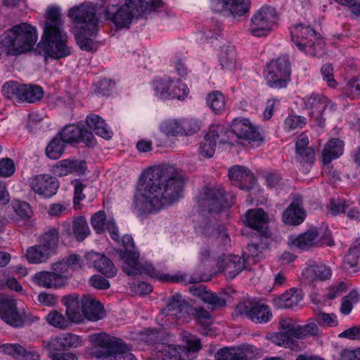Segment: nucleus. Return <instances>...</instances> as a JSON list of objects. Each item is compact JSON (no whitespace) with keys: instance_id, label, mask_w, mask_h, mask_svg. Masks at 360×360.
Here are the masks:
<instances>
[{"instance_id":"obj_1","label":"nucleus","mask_w":360,"mask_h":360,"mask_svg":"<svg viewBox=\"0 0 360 360\" xmlns=\"http://www.w3.org/2000/svg\"><path fill=\"white\" fill-rule=\"evenodd\" d=\"M179 198L180 170L175 165L165 163L141 176L133 207L139 215H148L174 205Z\"/></svg>"},{"instance_id":"obj_2","label":"nucleus","mask_w":360,"mask_h":360,"mask_svg":"<svg viewBox=\"0 0 360 360\" xmlns=\"http://www.w3.org/2000/svg\"><path fill=\"white\" fill-rule=\"evenodd\" d=\"M44 33L39 46L44 52L45 58L60 59L70 54L67 46V35L63 32V21L61 14L56 8H48L44 23Z\"/></svg>"},{"instance_id":"obj_3","label":"nucleus","mask_w":360,"mask_h":360,"mask_svg":"<svg viewBox=\"0 0 360 360\" xmlns=\"http://www.w3.org/2000/svg\"><path fill=\"white\" fill-rule=\"evenodd\" d=\"M123 248L117 250L122 264V271L131 276H149L162 281L178 282L179 277H171L167 274H160L156 271L153 265L140 259V252L134 247V243L130 235H124L122 238Z\"/></svg>"},{"instance_id":"obj_4","label":"nucleus","mask_w":360,"mask_h":360,"mask_svg":"<svg viewBox=\"0 0 360 360\" xmlns=\"http://www.w3.org/2000/svg\"><path fill=\"white\" fill-rule=\"evenodd\" d=\"M69 16L75 23H81L79 30L75 34V39L79 48L86 51H96L97 45L91 39L98 30L96 7L91 4H82L72 8Z\"/></svg>"},{"instance_id":"obj_5","label":"nucleus","mask_w":360,"mask_h":360,"mask_svg":"<svg viewBox=\"0 0 360 360\" xmlns=\"http://www.w3.org/2000/svg\"><path fill=\"white\" fill-rule=\"evenodd\" d=\"M92 344L98 347L94 355L101 360H136L122 340L106 333H95L90 336Z\"/></svg>"},{"instance_id":"obj_6","label":"nucleus","mask_w":360,"mask_h":360,"mask_svg":"<svg viewBox=\"0 0 360 360\" xmlns=\"http://www.w3.org/2000/svg\"><path fill=\"white\" fill-rule=\"evenodd\" d=\"M162 6L161 0H126L122 6L112 13V19L117 27H127L133 18H144Z\"/></svg>"},{"instance_id":"obj_7","label":"nucleus","mask_w":360,"mask_h":360,"mask_svg":"<svg viewBox=\"0 0 360 360\" xmlns=\"http://www.w3.org/2000/svg\"><path fill=\"white\" fill-rule=\"evenodd\" d=\"M292 41L302 51L316 56L323 46V40L317 37L316 31L309 25L296 24L290 29Z\"/></svg>"},{"instance_id":"obj_8","label":"nucleus","mask_w":360,"mask_h":360,"mask_svg":"<svg viewBox=\"0 0 360 360\" xmlns=\"http://www.w3.org/2000/svg\"><path fill=\"white\" fill-rule=\"evenodd\" d=\"M290 63L287 56L278 57L269 63L264 71V77L269 86L281 89L287 86L290 77Z\"/></svg>"},{"instance_id":"obj_9","label":"nucleus","mask_w":360,"mask_h":360,"mask_svg":"<svg viewBox=\"0 0 360 360\" xmlns=\"http://www.w3.org/2000/svg\"><path fill=\"white\" fill-rule=\"evenodd\" d=\"M276 19V10L271 6H264L252 15L249 31L255 37L264 36L272 30Z\"/></svg>"},{"instance_id":"obj_10","label":"nucleus","mask_w":360,"mask_h":360,"mask_svg":"<svg viewBox=\"0 0 360 360\" xmlns=\"http://www.w3.org/2000/svg\"><path fill=\"white\" fill-rule=\"evenodd\" d=\"M280 328L281 331L270 334L269 339L276 345L294 349L297 346L294 339H299L300 325L295 320L286 318L280 321Z\"/></svg>"},{"instance_id":"obj_11","label":"nucleus","mask_w":360,"mask_h":360,"mask_svg":"<svg viewBox=\"0 0 360 360\" xmlns=\"http://www.w3.org/2000/svg\"><path fill=\"white\" fill-rule=\"evenodd\" d=\"M236 314L245 316L255 323H266L272 318L269 306L255 301L245 300L236 307Z\"/></svg>"},{"instance_id":"obj_12","label":"nucleus","mask_w":360,"mask_h":360,"mask_svg":"<svg viewBox=\"0 0 360 360\" xmlns=\"http://www.w3.org/2000/svg\"><path fill=\"white\" fill-rule=\"evenodd\" d=\"M235 202V196L225 193L219 187L207 188L205 191L202 205L207 208L208 212L218 214L223 209L230 207Z\"/></svg>"},{"instance_id":"obj_13","label":"nucleus","mask_w":360,"mask_h":360,"mask_svg":"<svg viewBox=\"0 0 360 360\" xmlns=\"http://www.w3.org/2000/svg\"><path fill=\"white\" fill-rule=\"evenodd\" d=\"M228 132L227 128L223 124L210 126L205 135L204 142L200 143L199 148L200 155L205 158H212L217 143L225 144L229 142Z\"/></svg>"},{"instance_id":"obj_14","label":"nucleus","mask_w":360,"mask_h":360,"mask_svg":"<svg viewBox=\"0 0 360 360\" xmlns=\"http://www.w3.org/2000/svg\"><path fill=\"white\" fill-rule=\"evenodd\" d=\"M292 244L300 249L307 250L313 245L333 246L334 241L331 233L327 227L321 228L319 231L311 229L295 238Z\"/></svg>"},{"instance_id":"obj_15","label":"nucleus","mask_w":360,"mask_h":360,"mask_svg":"<svg viewBox=\"0 0 360 360\" xmlns=\"http://www.w3.org/2000/svg\"><path fill=\"white\" fill-rule=\"evenodd\" d=\"M58 135L66 143H84L87 147H94L96 143L94 134L84 126L66 125L58 132Z\"/></svg>"},{"instance_id":"obj_16","label":"nucleus","mask_w":360,"mask_h":360,"mask_svg":"<svg viewBox=\"0 0 360 360\" xmlns=\"http://www.w3.org/2000/svg\"><path fill=\"white\" fill-rule=\"evenodd\" d=\"M250 6L249 0H211L212 11L227 17L242 16L248 11Z\"/></svg>"},{"instance_id":"obj_17","label":"nucleus","mask_w":360,"mask_h":360,"mask_svg":"<svg viewBox=\"0 0 360 360\" xmlns=\"http://www.w3.org/2000/svg\"><path fill=\"white\" fill-rule=\"evenodd\" d=\"M30 186L35 193L49 198L56 194L59 183L55 176L44 174L32 176L30 179Z\"/></svg>"},{"instance_id":"obj_18","label":"nucleus","mask_w":360,"mask_h":360,"mask_svg":"<svg viewBox=\"0 0 360 360\" xmlns=\"http://www.w3.org/2000/svg\"><path fill=\"white\" fill-rule=\"evenodd\" d=\"M257 349L250 345L238 347H226L219 349L214 355L215 360H252Z\"/></svg>"},{"instance_id":"obj_19","label":"nucleus","mask_w":360,"mask_h":360,"mask_svg":"<svg viewBox=\"0 0 360 360\" xmlns=\"http://www.w3.org/2000/svg\"><path fill=\"white\" fill-rule=\"evenodd\" d=\"M229 177L233 186L245 191L253 188L257 182L254 174L248 168L238 165L229 169Z\"/></svg>"},{"instance_id":"obj_20","label":"nucleus","mask_w":360,"mask_h":360,"mask_svg":"<svg viewBox=\"0 0 360 360\" xmlns=\"http://www.w3.org/2000/svg\"><path fill=\"white\" fill-rule=\"evenodd\" d=\"M0 317L6 323L15 328L22 326L24 323V320L18 311L16 301L10 297H0Z\"/></svg>"},{"instance_id":"obj_21","label":"nucleus","mask_w":360,"mask_h":360,"mask_svg":"<svg viewBox=\"0 0 360 360\" xmlns=\"http://www.w3.org/2000/svg\"><path fill=\"white\" fill-rule=\"evenodd\" d=\"M344 142L339 139H331L325 145L322 152V161L324 165L323 172L335 177L338 174L330 167L332 160L339 158L343 153Z\"/></svg>"},{"instance_id":"obj_22","label":"nucleus","mask_w":360,"mask_h":360,"mask_svg":"<svg viewBox=\"0 0 360 360\" xmlns=\"http://www.w3.org/2000/svg\"><path fill=\"white\" fill-rule=\"evenodd\" d=\"M306 108L310 110L309 115L319 127H323L325 119L323 113L328 104V99L322 94L313 93L304 98Z\"/></svg>"},{"instance_id":"obj_23","label":"nucleus","mask_w":360,"mask_h":360,"mask_svg":"<svg viewBox=\"0 0 360 360\" xmlns=\"http://www.w3.org/2000/svg\"><path fill=\"white\" fill-rule=\"evenodd\" d=\"M82 345V340L75 334L66 333L43 342L45 351H65Z\"/></svg>"},{"instance_id":"obj_24","label":"nucleus","mask_w":360,"mask_h":360,"mask_svg":"<svg viewBox=\"0 0 360 360\" xmlns=\"http://www.w3.org/2000/svg\"><path fill=\"white\" fill-rule=\"evenodd\" d=\"M231 131L238 139L249 142L262 140V137L257 127L252 124L248 119L236 118L233 121Z\"/></svg>"},{"instance_id":"obj_25","label":"nucleus","mask_w":360,"mask_h":360,"mask_svg":"<svg viewBox=\"0 0 360 360\" xmlns=\"http://www.w3.org/2000/svg\"><path fill=\"white\" fill-rule=\"evenodd\" d=\"M154 90L157 96L163 100L180 99L179 79L169 77L156 79L153 82Z\"/></svg>"},{"instance_id":"obj_26","label":"nucleus","mask_w":360,"mask_h":360,"mask_svg":"<svg viewBox=\"0 0 360 360\" xmlns=\"http://www.w3.org/2000/svg\"><path fill=\"white\" fill-rule=\"evenodd\" d=\"M32 281L39 287L57 289L66 284L68 276H63L52 270L41 271L34 274Z\"/></svg>"},{"instance_id":"obj_27","label":"nucleus","mask_w":360,"mask_h":360,"mask_svg":"<svg viewBox=\"0 0 360 360\" xmlns=\"http://www.w3.org/2000/svg\"><path fill=\"white\" fill-rule=\"evenodd\" d=\"M83 302V296L80 297L75 293L63 297V303L66 307V316L72 323L84 322Z\"/></svg>"},{"instance_id":"obj_28","label":"nucleus","mask_w":360,"mask_h":360,"mask_svg":"<svg viewBox=\"0 0 360 360\" xmlns=\"http://www.w3.org/2000/svg\"><path fill=\"white\" fill-rule=\"evenodd\" d=\"M309 139L304 134H301L295 142V158L303 166L311 167L315 160L314 150L309 147Z\"/></svg>"},{"instance_id":"obj_29","label":"nucleus","mask_w":360,"mask_h":360,"mask_svg":"<svg viewBox=\"0 0 360 360\" xmlns=\"http://www.w3.org/2000/svg\"><path fill=\"white\" fill-rule=\"evenodd\" d=\"M245 223L256 231L260 237L266 239L269 238V233L266 230L267 215L263 210H249L245 214Z\"/></svg>"},{"instance_id":"obj_30","label":"nucleus","mask_w":360,"mask_h":360,"mask_svg":"<svg viewBox=\"0 0 360 360\" xmlns=\"http://www.w3.org/2000/svg\"><path fill=\"white\" fill-rule=\"evenodd\" d=\"M218 266L227 279L232 280L245 268V259L238 255H228L218 262Z\"/></svg>"},{"instance_id":"obj_31","label":"nucleus","mask_w":360,"mask_h":360,"mask_svg":"<svg viewBox=\"0 0 360 360\" xmlns=\"http://www.w3.org/2000/svg\"><path fill=\"white\" fill-rule=\"evenodd\" d=\"M201 348V342L198 338L186 331L181 332V360L196 359Z\"/></svg>"},{"instance_id":"obj_32","label":"nucleus","mask_w":360,"mask_h":360,"mask_svg":"<svg viewBox=\"0 0 360 360\" xmlns=\"http://www.w3.org/2000/svg\"><path fill=\"white\" fill-rule=\"evenodd\" d=\"M332 271L330 267L323 264L313 262L304 268L302 273V277L306 283H311L315 281H325L330 278Z\"/></svg>"},{"instance_id":"obj_33","label":"nucleus","mask_w":360,"mask_h":360,"mask_svg":"<svg viewBox=\"0 0 360 360\" xmlns=\"http://www.w3.org/2000/svg\"><path fill=\"white\" fill-rule=\"evenodd\" d=\"M195 232L198 234L205 235L206 236H215L217 238L226 245L230 243V238L226 233L224 226H219L215 228L206 219H202L195 226Z\"/></svg>"},{"instance_id":"obj_34","label":"nucleus","mask_w":360,"mask_h":360,"mask_svg":"<svg viewBox=\"0 0 360 360\" xmlns=\"http://www.w3.org/2000/svg\"><path fill=\"white\" fill-rule=\"evenodd\" d=\"M84 319L98 321L104 318L105 313L102 304L89 295H83Z\"/></svg>"},{"instance_id":"obj_35","label":"nucleus","mask_w":360,"mask_h":360,"mask_svg":"<svg viewBox=\"0 0 360 360\" xmlns=\"http://www.w3.org/2000/svg\"><path fill=\"white\" fill-rule=\"evenodd\" d=\"M86 169V161L66 159L57 162L53 172L59 176H65L73 172L83 173Z\"/></svg>"},{"instance_id":"obj_36","label":"nucleus","mask_w":360,"mask_h":360,"mask_svg":"<svg viewBox=\"0 0 360 360\" xmlns=\"http://www.w3.org/2000/svg\"><path fill=\"white\" fill-rule=\"evenodd\" d=\"M343 268L350 273H356L360 269V238L356 239L343 260Z\"/></svg>"},{"instance_id":"obj_37","label":"nucleus","mask_w":360,"mask_h":360,"mask_svg":"<svg viewBox=\"0 0 360 360\" xmlns=\"http://www.w3.org/2000/svg\"><path fill=\"white\" fill-rule=\"evenodd\" d=\"M64 231L70 236H75L77 241L84 240L90 234L87 221L83 216L76 217L72 221V228L68 224L67 227L64 229Z\"/></svg>"},{"instance_id":"obj_38","label":"nucleus","mask_w":360,"mask_h":360,"mask_svg":"<svg viewBox=\"0 0 360 360\" xmlns=\"http://www.w3.org/2000/svg\"><path fill=\"white\" fill-rule=\"evenodd\" d=\"M304 219V212L300 205V199L297 198L284 212L283 220L287 224L299 225Z\"/></svg>"},{"instance_id":"obj_39","label":"nucleus","mask_w":360,"mask_h":360,"mask_svg":"<svg viewBox=\"0 0 360 360\" xmlns=\"http://www.w3.org/2000/svg\"><path fill=\"white\" fill-rule=\"evenodd\" d=\"M86 123L98 136L107 140L112 138V131L108 127L105 121L100 116L91 114L86 117Z\"/></svg>"},{"instance_id":"obj_40","label":"nucleus","mask_w":360,"mask_h":360,"mask_svg":"<svg viewBox=\"0 0 360 360\" xmlns=\"http://www.w3.org/2000/svg\"><path fill=\"white\" fill-rule=\"evenodd\" d=\"M301 290L292 288L274 300L278 308L289 309L297 306L302 300Z\"/></svg>"},{"instance_id":"obj_41","label":"nucleus","mask_w":360,"mask_h":360,"mask_svg":"<svg viewBox=\"0 0 360 360\" xmlns=\"http://www.w3.org/2000/svg\"><path fill=\"white\" fill-rule=\"evenodd\" d=\"M58 241L59 236L58 231L56 229H51L39 238L38 244L51 257L56 253Z\"/></svg>"},{"instance_id":"obj_42","label":"nucleus","mask_w":360,"mask_h":360,"mask_svg":"<svg viewBox=\"0 0 360 360\" xmlns=\"http://www.w3.org/2000/svg\"><path fill=\"white\" fill-rule=\"evenodd\" d=\"M162 312L168 322L178 326L180 316V296L176 294L169 298Z\"/></svg>"},{"instance_id":"obj_43","label":"nucleus","mask_w":360,"mask_h":360,"mask_svg":"<svg viewBox=\"0 0 360 360\" xmlns=\"http://www.w3.org/2000/svg\"><path fill=\"white\" fill-rule=\"evenodd\" d=\"M94 266L101 274L108 278L115 276L117 269L113 263L104 255L94 254Z\"/></svg>"},{"instance_id":"obj_44","label":"nucleus","mask_w":360,"mask_h":360,"mask_svg":"<svg viewBox=\"0 0 360 360\" xmlns=\"http://www.w3.org/2000/svg\"><path fill=\"white\" fill-rule=\"evenodd\" d=\"M206 104L217 115L221 114L226 109L225 98L219 91H213L207 94Z\"/></svg>"},{"instance_id":"obj_45","label":"nucleus","mask_w":360,"mask_h":360,"mask_svg":"<svg viewBox=\"0 0 360 360\" xmlns=\"http://www.w3.org/2000/svg\"><path fill=\"white\" fill-rule=\"evenodd\" d=\"M65 142L57 135L51 139L46 148L47 157L52 160H57L63 154L65 148Z\"/></svg>"},{"instance_id":"obj_46","label":"nucleus","mask_w":360,"mask_h":360,"mask_svg":"<svg viewBox=\"0 0 360 360\" xmlns=\"http://www.w3.org/2000/svg\"><path fill=\"white\" fill-rule=\"evenodd\" d=\"M44 96L43 89L38 85L23 84L21 101L33 103L40 101Z\"/></svg>"},{"instance_id":"obj_47","label":"nucleus","mask_w":360,"mask_h":360,"mask_svg":"<svg viewBox=\"0 0 360 360\" xmlns=\"http://www.w3.org/2000/svg\"><path fill=\"white\" fill-rule=\"evenodd\" d=\"M25 257L30 264L44 263L50 257L49 253L45 252L38 243L27 249Z\"/></svg>"},{"instance_id":"obj_48","label":"nucleus","mask_w":360,"mask_h":360,"mask_svg":"<svg viewBox=\"0 0 360 360\" xmlns=\"http://www.w3.org/2000/svg\"><path fill=\"white\" fill-rule=\"evenodd\" d=\"M23 84L17 82L9 81L2 86V93L6 98L21 101Z\"/></svg>"},{"instance_id":"obj_49","label":"nucleus","mask_w":360,"mask_h":360,"mask_svg":"<svg viewBox=\"0 0 360 360\" xmlns=\"http://www.w3.org/2000/svg\"><path fill=\"white\" fill-rule=\"evenodd\" d=\"M220 65L223 69L233 71L237 69L238 63L236 58V52L233 49H227L221 53L219 56Z\"/></svg>"},{"instance_id":"obj_50","label":"nucleus","mask_w":360,"mask_h":360,"mask_svg":"<svg viewBox=\"0 0 360 360\" xmlns=\"http://www.w3.org/2000/svg\"><path fill=\"white\" fill-rule=\"evenodd\" d=\"M46 319L50 325L60 329H65L72 323L68 317L65 318L61 313L57 311L49 312Z\"/></svg>"},{"instance_id":"obj_51","label":"nucleus","mask_w":360,"mask_h":360,"mask_svg":"<svg viewBox=\"0 0 360 360\" xmlns=\"http://www.w3.org/2000/svg\"><path fill=\"white\" fill-rule=\"evenodd\" d=\"M202 122L197 118L186 117L181 120V135L192 136L200 131Z\"/></svg>"},{"instance_id":"obj_52","label":"nucleus","mask_w":360,"mask_h":360,"mask_svg":"<svg viewBox=\"0 0 360 360\" xmlns=\"http://www.w3.org/2000/svg\"><path fill=\"white\" fill-rule=\"evenodd\" d=\"M160 130L167 137L177 136L180 133V122L177 119L163 121L160 124Z\"/></svg>"},{"instance_id":"obj_53","label":"nucleus","mask_w":360,"mask_h":360,"mask_svg":"<svg viewBox=\"0 0 360 360\" xmlns=\"http://www.w3.org/2000/svg\"><path fill=\"white\" fill-rule=\"evenodd\" d=\"M202 301L207 304L208 308L214 311L226 306L224 298L219 297L216 293L207 291Z\"/></svg>"},{"instance_id":"obj_54","label":"nucleus","mask_w":360,"mask_h":360,"mask_svg":"<svg viewBox=\"0 0 360 360\" xmlns=\"http://www.w3.org/2000/svg\"><path fill=\"white\" fill-rule=\"evenodd\" d=\"M350 207L351 202L344 198H331L330 200L329 209L333 215L345 213Z\"/></svg>"},{"instance_id":"obj_55","label":"nucleus","mask_w":360,"mask_h":360,"mask_svg":"<svg viewBox=\"0 0 360 360\" xmlns=\"http://www.w3.org/2000/svg\"><path fill=\"white\" fill-rule=\"evenodd\" d=\"M107 221L105 212L102 210L96 212L91 218V224L97 233L104 231Z\"/></svg>"},{"instance_id":"obj_56","label":"nucleus","mask_w":360,"mask_h":360,"mask_svg":"<svg viewBox=\"0 0 360 360\" xmlns=\"http://www.w3.org/2000/svg\"><path fill=\"white\" fill-rule=\"evenodd\" d=\"M344 96L354 99L360 96V79H351L343 87Z\"/></svg>"},{"instance_id":"obj_57","label":"nucleus","mask_w":360,"mask_h":360,"mask_svg":"<svg viewBox=\"0 0 360 360\" xmlns=\"http://www.w3.org/2000/svg\"><path fill=\"white\" fill-rule=\"evenodd\" d=\"M320 329L314 322H309L304 326L300 325L299 339H305L310 337L319 335Z\"/></svg>"},{"instance_id":"obj_58","label":"nucleus","mask_w":360,"mask_h":360,"mask_svg":"<svg viewBox=\"0 0 360 360\" xmlns=\"http://www.w3.org/2000/svg\"><path fill=\"white\" fill-rule=\"evenodd\" d=\"M15 164L13 160L8 158L0 160V176L9 177L15 172Z\"/></svg>"},{"instance_id":"obj_59","label":"nucleus","mask_w":360,"mask_h":360,"mask_svg":"<svg viewBox=\"0 0 360 360\" xmlns=\"http://www.w3.org/2000/svg\"><path fill=\"white\" fill-rule=\"evenodd\" d=\"M162 348L161 351L162 354L171 360H180V352L179 346L172 344H167L162 342Z\"/></svg>"},{"instance_id":"obj_60","label":"nucleus","mask_w":360,"mask_h":360,"mask_svg":"<svg viewBox=\"0 0 360 360\" xmlns=\"http://www.w3.org/2000/svg\"><path fill=\"white\" fill-rule=\"evenodd\" d=\"M184 79L186 82L181 83V101L188 97L190 93L189 86H191V76L186 68L181 64V80Z\"/></svg>"},{"instance_id":"obj_61","label":"nucleus","mask_w":360,"mask_h":360,"mask_svg":"<svg viewBox=\"0 0 360 360\" xmlns=\"http://www.w3.org/2000/svg\"><path fill=\"white\" fill-rule=\"evenodd\" d=\"M335 360H360V347L355 349H341Z\"/></svg>"},{"instance_id":"obj_62","label":"nucleus","mask_w":360,"mask_h":360,"mask_svg":"<svg viewBox=\"0 0 360 360\" xmlns=\"http://www.w3.org/2000/svg\"><path fill=\"white\" fill-rule=\"evenodd\" d=\"M3 353L12 356L15 359H20L24 348L19 344H5L1 346Z\"/></svg>"},{"instance_id":"obj_63","label":"nucleus","mask_w":360,"mask_h":360,"mask_svg":"<svg viewBox=\"0 0 360 360\" xmlns=\"http://www.w3.org/2000/svg\"><path fill=\"white\" fill-rule=\"evenodd\" d=\"M317 321L320 324L330 327L336 326L338 325L336 316L333 314H326L320 311L317 314Z\"/></svg>"},{"instance_id":"obj_64","label":"nucleus","mask_w":360,"mask_h":360,"mask_svg":"<svg viewBox=\"0 0 360 360\" xmlns=\"http://www.w3.org/2000/svg\"><path fill=\"white\" fill-rule=\"evenodd\" d=\"M306 118L302 116L290 115L285 121V126L288 129H295L298 127H302L305 124Z\"/></svg>"}]
</instances>
